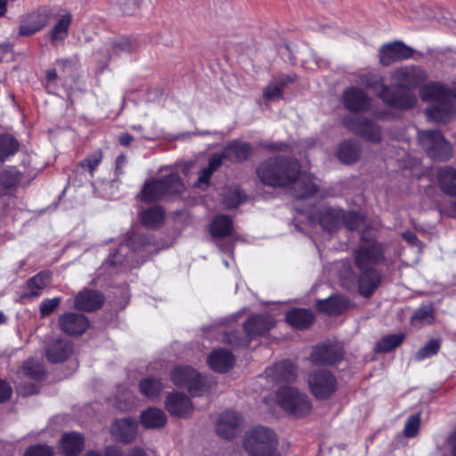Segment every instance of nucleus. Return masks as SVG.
Wrapping results in <instances>:
<instances>
[{
  "label": "nucleus",
  "instance_id": "f257e3e1",
  "mask_svg": "<svg viewBox=\"0 0 456 456\" xmlns=\"http://www.w3.org/2000/svg\"><path fill=\"white\" fill-rule=\"evenodd\" d=\"M256 175L268 186L290 185V193L296 199L311 197L319 189L315 178L310 174H299L298 162L291 159L271 158L257 167Z\"/></svg>",
  "mask_w": 456,
  "mask_h": 456
},
{
  "label": "nucleus",
  "instance_id": "f03ea898",
  "mask_svg": "<svg viewBox=\"0 0 456 456\" xmlns=\"http://www.w3.org/2000/svg\"><path fill=\"white\" fill-rule=\"evenodd\" d=\"M426 72L417 66H406L396 69L392 73V79L395 86L400 89H407L404 92H398L387 86H382L379 97L389 107L408 110L417 102V97L411 89L416 88L427 79Z\"/></svg>",
  "mask_w": 456,
  "mask_h": 456
},
{
  "label": "nucleus",
  "instance_id": "7ed1b4c3",
  "mask_svg": "<svg viewBox=\"0 0 456 456\" xmlns=\"http://www.w3.org/2000/svg\"><path fill=\"white\" fill-rule=\"evenodd\" d=\"M456 92L446 88L443 85L430 83L420 90V97L423 101L434 102L426 109L428 118L437 124H444L456 116L454 99Z\"/></svg>",
  "mask_w": 456,
  "mask_h": 456
},
{
  "label": "nucleus",
  "instance_id": "20e7f679",
  "mask_svg": "<svg viewBox=\"0 0 456 456\" xmlns=\"http://www.w3.org/2000/svg\"><path fill=\"white\" fill-rule=\"evenodd\" d=\"M243 447L248 456H281L276 434L265 427L248 431L244 437Z\"/></svg>",
  "mask_w": 456,
  "mask_h": 456
},
{
  "label": "nucleus",
  "instance_id": "39448f33",
  "mask_svg": "<svg viewBox=\"0 0 456 456\" xmlns=\"http://www.w3.org/2000/svg\"><path fill=\"white\" fill-rule=\"evenodd\" d=\"M274 326V321L270 315H253L244 323L247 338H240L238 331L225 335L224 341L233 347H247L251 339L267 333Z\"/></svg>",
  "mask_w": 456,
  "mask_h": 456
},
{
  "label": "nucleus",
  "instance_id": "423d86ee",
  "mask_svg": "<svg viewBox=\"0 0 456 456\" xmlns=\"http://www.w3.org/2000/svg\"><path fill=\"white\" fill-rule=\"evenodd\" d=\"M183 191L184 184L179 175L173 173L164 179L147 182L141 192V200L146 203H151L166 195L180 194Z\"/></svg>",
  "mask_w": 456,
  "mask_h": 456
},
{
  "label": "nucleus",
  "instance_id": "0eeeda50",
  "mask_svg": "<svg viewBox=\"0 0 456 456\" xmlns=\"http://www.w3.org/2000/svg\"><path fill=\"white\" fill-rule=\"evenodd\" d=\"M277 403L282 409L296 417L305 416L312 409L308 396L292 387H283L278 390Z\"/></svg>",
  "mask_w": 456,
  "mask_h": 456
},
{
  "label": "nucleus",
  "instance_id": "6e6552de",
  "mask_svg": "<svg viewBox=\"0 0 456 456\" xmlns=\"http://www.w3.org/2000/svg\"><path fill=\"white\" fill-rule=\"evenodd\" d=\"M308 385L311 393L319 400L330 397L337 390L336 377L327 370H315L308 376Z\"/></svg>",
  "mask_w": 456,
  "mask_h": 456
},
{
  "label": "nucleus",
  "instance_id": "1a4fd4ad",
  "mask_svg": "<svg viewBox=\"0 0 456 456\" xmlns=\"http://www.w3.org/2000/svg\"><path fill=\"white\" fill-rule=\"evenodd\" d=\"M354 258L358 270L375 269L384 259L382 247L377 241L360 245L354 251Z\"/></svg>",
  "mask_w": 456,
  "mask_h": 456
},
{
  "label": "nucleus",
  "instance_id": "9d476101",
  "mask_svg": "<svg viewBox=\"0 0 456 456\" xmlns=\"http://www.w3.org/2000/svg\"><path fill=\"white\" fill-rule=\"evenodd\" d=\"M345 126L351 132L360 134L371 142L381 141L380 128L370 119L359 116H348L344 118Z\"/></svg>",
  "mask_w": 456,
  "mask_h": 456
},
{
  "label": "nucleus",
  "instance_id": "9b49d317",
  "mask_svg": "<svg viewBox=\"0 0 456 456\" xmlns=\"http://www.w3.org/2000/svg\"><path fill=\"white\" fill-rule=\"evenodd\" d=\"M170 378L176 387L188 389L192 395H198L202 388L200 374L190 366L176 367L171 372Z\"/></svg>",
  "mask_w": 456,
  "mask_h": 456
},
{
  "label": "nucleus",
  "instance_id": "f8f14e48",
  "mask_svg": "<svg viewBox=\"0 0 456 456\" xmlns=\"http://www.w3.org/2000/svg\"><path fill=\"white\" fill-rule=\"evenodd\" d=\"M344 357L342 346L337 343H323L316 346L311 354V360L317 365H331Z\"/></svg>",
  "mask_w": 456,
  "mask_h": 456
},
{
  "label": "nucleus",
  "instance_id": "ddd939ff",
  "mask_svg": "<svg viewBox=\"0 0 456 456\" xmlns=\"http://www.w3.org/2000/svg\"><path fill=\"white\" fill-rule=\"evenodd\" d=\"M148 243L145 236L139 233H133L129 239L121 243L114 254L110 255L108 263L115 266L128 261L130 251L135 252L141 250Z\"/></svg>",
  "mask_w": 456,
  "mask_h": 456
},
{
  "label": "nucleus",
  "instance_id": "4468645a",
  "mask_svg": "<svg viewBox=\"0 0 456 456\" xmlns=\"http://www.w3.org/2000/svg\"><path fill=\"white\" fill-rule=\"evenodd\" d=\"M110 433L118 443L131 444L137 436L138 422L130 417L118 419L110 426Z\"/></svg>",
  "mask_w": 456,
  "mask_h": 456
},
{
  "label": "nucleus",
  "instance_id": "2eb2a0df",
  "mask_svg": "<svg viewBox=\"0 0 456 456\" xmlns=\"http://www.w3.org/2000/svg\"><path fill=\"white\" fill-rule=\"evenodd\" d=\"M342 100L345 108L352 112L367 111L370 107V98L359 87L352 86L346 89Z\"/></svg>",
  "mask_w": 456,
  "mask_h": 456
},
{
  "label": "nucleus",
  "instance_id": "dca6fc26",
  "mask_svg": "<svg viewBox=\"0 0 456 456\" xmlns=\"http://www.w3.org/2000/svg\"><path fill=\"white\" fill-rule=\"evenodd\" d=\"M165 408L171 416L188 418L193 412V406L190 398L179 392L167 395Z\"/></svg>",
  "mask_w": 456,
  "mask_h": 456
},
{
  "label": "nucleus",
  "instance_id": "f3484780",
  "mask_svg": "<svg viewBox=\"0 0 456 456\" xmlns=\"http://www.w3.org/2000/svg\"><path fill=\"white\" fill-rule=\"evenodd\" d=\"M51 12L48 10H38L25 17L20 25V36H30L44 28L50 21Z\"/></svg>",
  "mask_w": 456,
  "mask_h": 456
},
{
  "label": "nucleus",
  "instance_id": "a211bd4d",
  "mask_svg": "<svg viewBox=\"0 0 456 456\" xmlns=\"http://www.w3.org/2000/svg\"><path fill=\"white\" fill-rule=\"evenodd\" d=\"M413 50L402 42H394L379 50L380 63L388 66L395 61L410 58Z\"/></svg>",
  "mask_w": 456,
  "mask_h": 456
},
{
  "label": "nucleus",
  "instance_id": "6ab92c4d",
  "mask_svg": "<svg viewBox=\"0 0 456 456\" xmlns=\"http://www.w3.org/2000/svg\"><path fill=\"white\" fill-rule=\"evenodd\" d=\"M241 424V418L239 414L227 411L219 417L216 432L220 436L231 439L240 432Z\"/></svg>",
  "mask_w": 456,
  "mask_h": 456
},
{
  "label": "nucleus",
  "instance_id": "aec40b11",
  "mask_svg": "<svg viewBox=\"0 0 456 456\" xmlns=\"http://www.w3.org/2000/svg\"><path fill=\"white\" fill-rule=\"evenodd\" d=\"M436 183L440 191L452 198H456V168L444 166L436 172Z\"/></svg>",
  "mask_w": 456,
  "mask_h": 456
},
{
  "label": "nucleus",
  "instance_id": "412c9836",
  "mask_svg": "<svg viewBox=\"0 0 456 456\" xmlns=\"http://www.w3.org/2000/svg\"><path fill=\"white\" fill-rule=\"evenodd\" d=\"M323 230L333 232L342 226L343 210L333 208H323L320 209L314 216Z\"/></svg>",
  "mask_w": 456,
  "mask_h": 456
},
{
  "label": "nucleus",
  "instance_id": "4be33fe9",
  "mask_svg": "<svg viewBox=\"0 0 456 456\" xmlns=\"http://www.w3.org/2000/svg\"><path fill=\"white\" fill-rule=\"evenodd\" d=\"M356 289L361 296L370 297L380 284L381 276L377 269L359 270Z\"/></svg>",
  "mask_w": 456,
  "mask_h": 456
},
{
  "label": "nucleus",
  "instance_id": "5701e85b",
  "mask_svg": "<svg viewBox=\"0 0 456 456\" xmlns=\"http://www.w3.org/2000/svg\"><path fill=\"white\" fill-rule=\"evenodd\" d=\"M59 324L63 332L68 335H80L88 327L85 315L75 313L64 314L59 318Z\"/></svg>",
  "mask_w": 456,
  "mask_h": 456
},
{
  "label": "nucleus",
  "instance_id": "b1692460",
  "mask_svg": "<svg viewBox=\"0 0 456 456\" xmlns=\"http://www.w3.org/2000/svg\"><path fill=\"white\" fill-rule=\"evenodd\" d=\"M265 378L275 383L293 380L297 376V368L289 361H282L267 368L265 371Z\"/></svg>",
  "mask_w": 456,
  "mask_h": 456
},
{
  "label": "nucleus",
  "instance_id": "393cba45",
  "mask_svg": "<svg viewBox=\"0 0 456 456\" xmlns=\"http://www.w3.org/2000/svg\"><path fill=\"white\" fill-rule=\"evenodd\" d=\"M297 80L296 74H281L270 81L263 92V96L267 101H273L282 97L284 88Z\"/></svg>",
  "mask_w": 456,
  "mask_h": 456
},
{
  "label": "nucleus",
  "instance_id": "a878e982",
  "mask_svg": "<svg viewBox=\"0 0 456 456\" xmlns=\"http://www.w3.org/2000/svg\"><path fill=\"white\" fill-rule=\"evenodd\" d=\"M234 361L232 352L224 348L214 350L208 358L210 368L216 372L228 371L233 366Z\"/></svg>",
  "mask_w": 456,
  "mask_h": 456
},
{
  "label": "nucleus",
  "instance_id": "bb28decb",
  "mask_svg": "<svg viewBox=\"0 0 456 456\" xmlns=\"http://www.w3.org/2000/svg\"><path fill=\"white\" fill-rule=\"evenodd\" d=\"M72 14L69 12L63 11L57 14L56 23L49 31L50 41L53 45L64 41L69 35Z\"/></svg>",
  "mask_w": 456,
  "mask_h": 456
},
{
  "label": "nucleus",
  "instance_id": "cd10ccee",
  "mask_svg": "<svg viewBox=\"0 0 456 456\" xmlns=\"http://www.w3.org/2000/svg\"><path fill=\"white\" fill-rule=\"evenodd\" d=\"M73 352L72 344L68 340H53L46 349V358L53 363H58L68 359Z\"/></svg>",
  "mask_w": 456,
  "mask_h": 456
},
{
  "label": "nucleus",
  "instance_id": "c85d7f7f",
  "mask_svg": "<svg viewBox=\"0 0 456 456\" xmlns=\"http://www.w3.org/2000/svg\"><path fill=\"white\" fill-rule=\"evenodd\" d=\"M103 302L102 295L95 290H83L75 299V307L78 310L90 312L99 308Z\"/></svg>",
  "mask_w": 456,
  "mask_h": 456
},
{
  "label": "nucleus",
  "instance_id": "c756f323",
  "mask_svg": "<svg viewBox=\"0 0 456 456\" xmlns=\"http://www.w3.org/2000/svg\"><path fill=\"white\" fill-rule=\"evenodd\" d=\"M224 151L226 159L232 162H242L251 155L252 147L248 142L234 140Z\"/></svg>",
  "mask_w": 456,
  "mask_h": 456
},
{
  "label": "nucleus",
  "instance_id": "7c9ffc66",
  "mask_svg": "<svg viewBox=\"0 0 456 456\" xmlns=\"http://www.w3.org/2000/svg\"><path fill=\"white\" fill-rule=\"evenodd\" d=\"M316 308L330 315L340 314L349 306V300L341 296H332L329 298L318 300L315 304Z\"/></svg>",
  "mask_w": 456,
  "mask_h": 456
},
{
  "label": "nucleus",
  "instance_id": "2f4dec72",
  "mask_svg": "<svg viewBox=\"0 0 456 456\" xmlns=\"http://www.w3.org/2000/svg\"><path fill=\"white\" fill-rule=\"evenodd\" d=\"M140 420L145 428L152 429L163 428L167 423V418L162 410L150 407L142 411Z\"/></svg>",
  "mask_w": 456,
  "mask_h": 456
},
{
  "label": "nucleus",
  "instance_id": "473e14b6",
  "mask_svg": "<svg viewBox=\"0 0 456 456\" xmlns=\"http://www.w3.org/2000/svg\"><path fill=\"white\" fill-rule=\"evenodd\" d=\"M286 320L294 328L304 330L312 324L314 314L310 310L295 308L287 313Z\"/></svg>",
  "mask_w": 456,
  "mask_h": 456
},
{
  "label": "nucleus",
  "instance_id": "72a5a7b5",
  "mask_svg": "<svg viewBox=\"0 0 456 456\" xmlns=\"http://www.w3.org/2000/svg\"><path fill=\"white\" fill-rule=\"evenodd\" d=\"M84 447V437L76 432L65 434L61 439V449L65 456H77Z\"/></svg>",
  "mask_w": 456,
  "mask_h": 456
},
{
  "label": "nucleus",
  "instance_id": "f704fd0d",
  "mask_svg": "<svg viewBox=\"0 0 456 456\" xmlns=\"http://www.w3.org/2000/svg\"><path fill=\"white\" fill-rule=\"evenodd\" d=\"M361 149L358 142L352 140L344 141L338 151V158L346 165L355 163L360 159Z\"/></svg>",
  "mask_w": 456,
  "mask_h": 456
},
{
  "label": "nucleus",
  "instance_id": "c9c22d12",
  "mask_svg": "<svg viewBox=\"0 0 456 456\" xmlns=\"http://www.w3.org/2000/svg\"><path fill=\"white\" fill-rule=\"evenodd\" d=\"M418 138L423 149L428 155L431 154L440 142L444 139V135L439 130H423L418 133Z\"/></svg>",
  "mask_w": 456,
  "mask_h": 456
},
{
  "label": "nucleus",
  "instance_id": "e433bc0d",
  "mask_svg": "<svg viewBox=\"0 0 456 456\" xmlns=\"http://www.w3.org/2000/svg\"><path fill=\"white\" fill-rule=\"evenodd\" d=\"M232 220L226 215H220L214 218L210 224L212 236L223 238L231 234L232 231Z\"/></svg>",
  "mask_w": 456,
  "mask_h": 456
},
{
  "label": "nucleus",
  "instance_id": "4c0bfd02",
  "mask_svg": "<svg viewBox=\"0 0 456 456\" xmlns=\"http://www.w3.org/2000/svg\"><path fill=\"white\" fill-rule=\"evenodd\" d=\"M165 213L160 207H151L141 213V220L143 225L149 228H157L162 225Z\"/></svg>",
  "mask_w": 456,
  "mask_h": 456
},
{
  "label": "nucleus",
  "instance_id": "58836bf2",
  "mask_svg": "<svg viewBox=\"0 0 456 456\" xmlns=\"http://www.w3.org/2000/svg\"><path fill=\"white\" fill-rule=\"evenodd\" d=\"M139 388L145 397L153 399L160 395L164 386L160 379L149 377L140 381Z\"/></svg>",
  "mask_w": 456,
  "mask_h": 456
},
{
  "label": "nucleus",
  "instance_id": "ea45409f",
  "mask_svg": "<svg viewBox=\"0 0 456 456\" xmlns=\"http://www.w3.org/2000/svg\"><path fill=\"white\" fill-rule=\"evenodd\" d=\"M22 178V175L14 167H9L0 173V184L7 190L16 189Z\"/></svg>",
  "mask_w": 456,
  "mask_h": 456
},
{
  "label": "nucleus",
  "instance_id": "a19ab883",
  "mask_svg": "<svg viewBox=\"0 0 456 456\" xmlns=\"http://www.w3.org/2000/svg\"><path fill=\"white\" fill-rule=\"evenodd\" d=\"M19 150V142L10 134L0 135V161H4L8 157L16 153Z\"/></svg>",
  "mask_w": 456,
  "mask_h": 456
},
{
  "label": "nucleus",
  "instance_id": "79ce46f5",
  "mask_svg": "<svg viewBox=\"0 0 456 456\" xmlns=\"http://www.w3.org/2000/svg\"><path fill=\"white\" fill-rule=\"evenodd\" d=\"M245 200V194L238 187L227 188L223 193V204L226 208H237Z\"/></svg>",
  "mask_w": 456,
  "mask_h": 456
},
{
  "label": "nucleus",
  "instance_id": "37998d69",
  "mask_svg": "<svg viewBox=\"0 0 456 456\" xmlns=\"http://www.w3.org/2000/svg\"><path fill=\"white\" fill-rule=\"evenodd\" d=\"M404 338L403 334L386 336L376 344V350L382 353L389 352L400 346Z\"/></svg>",
  "mask_w": 456,
  "mask_h": 456
},
{
  "label": "nucleus",
  "instance_id": "c03bdc74",
  "mask_svg": "<svg viewBox=\"0 0 456 456\" xmlns=\"http://www.w3.org/2000/svg\"><path fill=\"white\" fill-rule=\"evenodd\" d=\"M23 372L28 378L40 380L45 376V368L41 362L29 359L23 365Z\"/></svg>",
  "mask_w": 456,
  "mask_h": 456
},
{
  "label": "nucleus",
  "instance_id": "a18cd8bd",
  "mask_svg": "<svg viewBox=\"0 0 456 456\" xmlns=\"http://www.w3.org/2000/svg\"><path fill=\"white\" fill-rule=\"evenodd\" d=\"M339 280L345 289L348 290L356 289L357 276L349 265H345L341 267L339 271Z\"/></svg>",
  "mask_w": 456,
  "mask_h": 456
},
{
  "label": "nucleus",
  "instance_id": "49530a36",
  "mask_svg": "<svg viewBox=\"0 0 456 456\" xmlns=\"http://www.w3.org/2000/svg\"><path fill=\"white\" fill-rule=\"evenodd\" d=\"M49 275L40 273L28 281V288L30 289V297H37L39 291L42 290L49 282Z\"/></svg>",
  "mask_w": 456,
  "mask_h": 456
},
{
  "label": "nucleus",
  "instance_id": "de8ad7c7",
  "mask_svg": "<svg viewBox=\"0 0 456 456\" xmlns=\"http://www.w3.org/2000/svg\"><path fill=\"white\" fill-rule=\"evenodd\" d=\"M138 48V44L127 37H119L112 42V50L115 55L120 53H133Z\"/></svg>",
  "mask_w": 456,
  "mask_h": 456
},
{
  "label": "nucleus",
  "instance_id": "09e8293b",
  "mask_svg": "<svg viewBox=\"0 0 456 456\" xmlns=\"http://www.w3.org/2000/svg\"><path fill=\"white\" fill-rule=\"evenodd\" d=\"M429 157L438 161H447L452 157V146L445 139L441 142L440 144L431 151Z\"/></svg>",
  "mask_w": 456,
  "mask_h": 456
},
{
  "label": "nucleus",
  "instance_id": "8fccbe9b",
  "mask_svg": "<svg viewBox=\"0 0 456 456\" xmlns=\"http://www.w3.org/2000/svg\"><path fill=\"white\" fill-rule=\"evenodd\" d=\"M440 339L433 338L428 340V343L417 352L415 354V360L422 361L428 357L436 354L440 349Z\"/></svg>",
  "mask_w": 456,
  "mask_h": 456
},
{
  "label": "nucleus",
  "instance_id": "3c124183",
  "mask_svg": "<svg viewBox=\"0 0 456 456\" xmlns=\"http://www.w3.org/2000/svg\"><path fill=\"white\" fill-rule=\"evenodd\" d=\"M433 321V308L426 305L415 311L411 316V322L414 325L431 323Z\"/></svg>",
  "mask_w": 456,
  "mask_h": 456
},
{
  "label": "nucleus",
  "instance_id": "603ef678",
  "mask_svg": "<svg viewBox=\"0 0 456 456\" xmlns=\"http://www.w3.org/2000/svg\"><path fill=\"white\" fill-rule=\"evenodd\" d=\"M420 427V415L419 413L411 415L408 418L403 433L406 437H414Z\"/></svg>",
  "mask_w": 456,
  "mask_h": 456
},
{
  "label": "nucleus",
  "instance_id": "864d4df0",
  "mask_svg": "<svg viewBox=\"0 0 456 456\" xmlns=\"http://www.w3.org/2000/svg\"><path fill=\"white\" fill-rule=\"evenodd\" d=\"M362 223V218L360 215L355 212H347L345 213L343 211V222L342 225H346V227L350 230L357 229Z\"/></svg>",
  "mask_w": 456,
  "mask_h": 456
},
{
  "label": "nucleus",
  "instance_id": "5fc2aeb1",
  "mask_svg": "<svg viewBox=\"0 0 456 456\" xmlns=\"http://www.w3.org/2000/svg\"><path fill=\"white\" fill-rule=\"evenodd\" d=\"M53 448L47 445L37 444L28 447L24 456H53Z\"/></svg>",
  "mask_w": 456,
  "mask_h": 456
},
{
  "label": "nucleus",
  "instance_id": "6e6d98bb",
  "mask_svg": "<svg viewBox=\"0 0 456 456\" xmlns=\"http://www.w3.org/2000/svg\"><path fill=\"white\" fill-rule=\"evenodd\" d=\"M102 155L100 151H94L91 155H89L86 159L82 160L79 163V166L81 167H87L88 169L90 170L91 174H93L94 169L97 167V166L102 161Z\"/></svg>",
  "mask_w": 456,
  "mask_h": 456
},
{
  "label": "nucleus",
  "instance_id": "4d7b16f0",
  "mask_svg": "<svg viewBox=\"0 0 456 456\" xmlns=\"http://www.w3.org/2000/svg\"><path fill=\"white\" fill-rule=\"evenodd\" d=\"M61 302L60 297H54L51 299H45L41 303L40 314L42 316L49 315L53 313Z\"/></svg>",
  "mask_w": 456,
  "mask_h": 456
},
{
  "label": "nucleus",
  "instance_id": "13d9d810",
  "mask_svg": "<svg viewBox=\"0 0 456 456\" xmlns=\"http://www.w3.org/2000/svg\"><path fill=\"white\" fill-rule=\"evenodd\" d=\"M213 172L210 171L208 168H204L200 174V176L195 183V186L200 189H206L209 185V180L212 175Z\"/></svg>",
  "mask_w": 456,
  "mask_h": 456
},
{
  "label": "nucleus",
  "instance_id": "bf43d9fd",
  "mask_svg": "<svg viewBox=\"0 0 456 456\" xmlns=\"http://www.w3.org/2000/svg\"><path fill=\"white\" fill-rule=\"evenodd\" d=\"M224 159H226V157H224V151H223L222 153L213 154L209 159L207 168L210 169V171L214 173L222 165Z\"/></svg>",
  "mask_w": 456,
  "mask_h": 456
},
{
  "label": "nucleus",
  "instance_id": "052dcab7",
  "mask_svg": "<svg viewBox=\"0 0 456 456\" xmlns=\"http://www.w3.org/2000/svg\"><path fill=\"white\" fill-rule=\"evenodd\" d=\"M12 393L11 386L4 380L0 379V403L7 401Z\"/></svg>",
  "mask_w": 456,
  "mask_h": 456
},
{
  "label": "nucleus",
  "instance_id": "680f3d73",
  "mask_svg": "<svg viewBox=\"0 0 456 456\" xmlns=\"http://www.w3.org/2000/svg\"><path fill=\"white\" fill-rule=\"evenodd\" d=\"M403 238L411 246H417L419 249L422 248V243L417 238L416 234L412 232H405L403 233Z\"/></svg>",
  "mask_w": 456,
  "mask_h": 456
},
{
  "label": "nucleus",
  "instance_id": "e2e57ef3",
  "mask_svg": "<svg viewBox=\"0 0 456 456\" xmlns=\"http://www.w3.org/2000/svg\"><path fill=\"white\" fill-rule=\"evenodd\" d=\"M120 9L127 15L134 14L138 9L137 2H122Z\"/></svg>",
  "mask_w": 456,
  "mask_h": 456
},
{
  "label": "nucleus",
  "instance_id": "0e129e2a",
  "mask_svg": "<svg viewBox=\"0 0 456 456\" xmlns=\"http://www.w3.org/2000/svg\"><path fill=\"white\" fill-rule=\"evenodd\" d=\"M261 147L271 151H284L288 148V144L283 142L263 143Z\"/></svg>",
  "mask_w": 456,
  "mask_h": 456
},
{
  "label": "nucleus",
  "instance_id": "69168bd1",
  "mask_svg": "<svg viewBox=\"0 0 456 456\" xmlns=\"http://www.w3.org/2000/svg\"><path fill=\"white\" fill-rule=\"evenodd\" d=\"M104 456H124L123 452L116 446H108L105 449Z\"/></svg>",
  "mask_w": 456,
  "mask_h": 456
},
{
  "label": "nucleus",
  "instance_id": "338daca9",
  "mask_svg": "<svg viewBox=\"0 0 456 456\" xmlns=\"http://www.w3.org/2000/svg\"><path fill=\"white\" fill-rule=\"evenodd\" d=\"M18 391L23 395H28L37 393V387L35 385H30L28 388L26 387L20 386L18 387Z\"/></svg>",
  "mask_w": 456,
  "mask_h": 456
},
{
  "label": "nucleus",
  "instance_id": "774afa93",
  "mask_svg": "<svg viewBox=\"0 0 456 456\" xmlns=\"http://www.w3.org/2000/svg\"><path fill=\"white\" fill-rule=\"evenodd\" d=\"M133 136L129 134H123L119 136V143L124 146H127L130 144V142L133 141Z\"/></svg>",
  "mask_w": 456,
  "mask_h": 456
}]
</instances>
